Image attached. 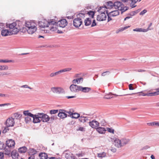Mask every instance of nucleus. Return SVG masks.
<instances>
[{
    "label": "nucleus",
    "mask_w": 159,
    "mask_h": 159,
    "mask_svg": "<svg viewBox=\"0 0 159 159\" xmlns=\"http://www.w3.org/2000/svg\"><path fill=\"white\" fill-rule=\"evenodd\" d=\"M40 117L41 120L43 122H47L50 120V118L48 115L43 113H40Z\"/></svg>",
    "instance_id": "6e6552de"
},
{
    "label": "nucleus",
    "mask_w": 159,
    "mask_h": 159,
    "mask_svg": "<svg viewBox=\"0 0 159 159\" xmlns=\"http://www.w3.org/2000/svg\"><path fill=\"white\" fill-rule=\"evenodd\" d=\"M91 22V20L89 18H87L84 21L85 25L86 26H89L90 25Z\"/></svg>",
    "instance_id": "473e14b6"
},
{
    "label": "nucleus",
    "mask_w": 159,
    "mask_h": 159,
    "mask_svg": "<svg viewBox=\"0 0 159 159\" xmlns=\"http://www.w3.org/2000/svg\"><path fill=\"white\" fill-rule=\"evenodd\" d=\"M96 130L99 133L101 134H104L106 131L105 128L102 127H98L96 129Z\"/></svg>",
    "instance_id": "b1692460"
},
{
    "label": "nucleus",
    "mask_w": 159,
    "mask_h": 159,
    "mask_svg": "<svg viewBox=\"0 0 159 159\" xmlns=\"http://www.w3.org/2000/svg\"><path fill=\"white\" fill-rule=\"evenodd\" d=\"M14 116L15 118L17 119L20 117V114L18 113H16L14 114Z\"/></svg>",
    "instance_id": "3c124183"
},
{
    "label": "nucleus",
    "mask_w": 159,
    "mask_h": 159,
    "mask_svg": "<svg viewBox=\"0 0 159 159\" xmlns=\"http://www.w3.org/2000/svg\"><path fill=\"white\" fill-rule=\"evenodd\" d=\"M83 78L82 77H80L73 80L72 81V83L73 84H75L77 83V84H78L82 83L83 81Z\"/></svg>",
    "instance_id": "393cba45"
},
{
    "label": "nucleus",
    "mask_w": 159,
    "mask_h": 159,
    "mask_svg": "<svg viewBox=\"0 0 159 159\" xmlns=\"http://www.w3.org/2000/svg\"><path fill=\"white\" fill-rule=\"evenodd\" d=\"M9 73L6 72H0V76H3L4 75H8Z\"/></svg>",
    "instance_id": "4d7b16f0"
},
{
    "label": "nucleus",
    "mask_w": 159,
    "mask_h": 159,
    "mask_svg": "<svg viewBox=\"0 0 159 159\" xmlns=\"http://www.w3.org/2000/svg\"><path fill=\"white\" fill-rule=\"evenodd\" d=\"M129 89L130 90H133L134 89V88L133 87V84H130L129 85Z\"/></svg>",
    "instance_id": "13d9d810"
},
{
    "label": "nucleus",
    "mask_w": 159,
    "mask_h": 159,
    "mask_svg": "<svg viewBox=\"0 0 159 159\" xmlns=\"http://www.w3.org/2000/svg\"><path fill=\"white\" fill-rule=\"evenodd\" d=\"M65 156L67 159H75L73 154L69 152L65 153Z\"/></svg>",
    "instance_id": "6ab92c4d"
},
{
    "label": "nucleus",
    "mask_w": 159,
    "mask_h": 159,
    "mask_svg": "<svg viewBox=\"0 0 159 159\" xmlns=\"http://www.w3.org/2000/svg\"><path fill=\"white\" fill-rule=\"evenodd\" d=\"M78 130L82 131H84V128L82 127H80L79 128V129Z\"/></svg>",
    "instance_id": "338daca9"
},
{
    "label": "nucleus",
    "mask_w": 159,
    "mask_h": 159,
    "mask_svg": "<svg viewBox=\"0 0 159 159\" xmlns=\"http://www.w3.org/2000/svg\"><path fill=\"white\" fill-rule=\"evenodd\" d=\"M49 26V27H48V29H46L45 30H43L46 33H50L51 31L56 32L57 31V25Z\"/></svg>",
    "instance_id": "39448f33"
},
{
    "label": "nucleus",
    "mask_w": 159,
    "mask_h": 159,
    "mask_svg": "<svg viewBox=\"0 0 159 159\" xmlns=\"http://www.w3.org/2000/svg\"><path fill=\"white\" fill-rule=\"evenodd\" d=\"M106 130L112 134H114V130L112 128H107Z\"/></svg>",
    "instance_id": "c03bdc74"
},
{
    "label": "nucleus",
    "mask_w": 159,
    "mask_h": 159,
    "mask_svg": "<svg viewBox=\"0 0 159 159\" xmlns=\"http://www.w3.org/2000/svg\"><path fill=\"white\" fill-rule=\"evenodd\" d=\"M48 23L49 26H54L56 25L57 22L55 20L52 19L50 20L48 22Z\"/></svg>",
    "instance_id": "72a5a7b5"
},
{
    "label": "nucleus",
    "mask_w": 159,
    "mask_h": 159,
    "mask_svg": "<svg viewBox=\"0 0 159 159\" xmlns=\"http://www.w3.org/2000/svg\"><path fill=\"white\" fill-rule=\"evenodd\" d=\"M6 144L9 148L13 149L15 147V143L14 140L12 139H9L7 141Z\"/></svg>",
    "instance_id": "423d86ee"
},
{
    "label": "nucleus",
    "mask_w": 159,
    "mask_h": 159,
    "mask_svg": "<svg viewBox=\"0 0 159 159\" xmlns=\"http://www.w3.org/2000/svg\"><path fill=\"white\" fill-rule=\"evenodd\" d=\"M110 74V72L109 71H107L102 73L101 75L102 76H104L107 75H108Z\"/></svg>",
    "instance_id": "09e8293b"
},
{
    "label": "nucleus",
    "mask_w": 159,
    "mask_h": 159,
    "mask_svg": "<svg viewBox=\"0 0 159 159\" xmlns=\"http://www.w3.org/2000/svg\"><path fill=\"white\" fill-rule=\"evenodd\" d=\"M13 62V61L11 60L0 59V62L1 63H9Z\"/></svg>",
    "instance_id": "79ce46f5"
},
{
    "label": "nucleus",
    "mask_w": 159,
    "mask_h": 159,
    "mask_svg": "<svg viewBox=\"0 0 159 159\" xmlns=\"http://www.w3.org/2000/svg\"><path fill=\"white\" fill-rule=\"evenodd\" d=\"M129 27H130V26H126L124 27L121 28L120 29V31H122Z\"/></svg>",
    "instance_id": "052dcab7"
},
{
    "label": "nucleus",
    "mask_w": 159,
    "mask_h": 159,
    "mask_svg": "<svg viewBox=\"0 0 159 159\" xmlns=\"http://www.w3.org/2000/svg\"><path fill=\"white\" fill-rule=\"evenodd\" d=\"M39 157L40 159H48V155L45 153H41L39 154Z\"/></svg>",
    "instance_id": "c756f323"
},
{
    "label": "nucleus",
    "mask_w": 159,
    "mask_h": 159,
    "mask_svg": "<svg viewBox=\"0 0 159 159\" xmlns=\"http://www.w3.org/2000/svg\"><path fill=\"white\" fill-rule=\"evenodd\" d=\"M106 9L107 8L105 7H100V8L98 9V11L100 13H105V12H106L107 13V12L106 10Z\"/></svg>",
    "instance_id": "7c9ffc66"
},
{
    "label": "nucleus",
    "mask_w": 159,
    "mask_h": 159,
    "mask_svg": "<svg viewBox=\"0 0 159 159\" xmlns=\"http://www.w3.org/2000/svg\"><path fill=\"white\" fill-rule=\"evenodd\" d=\"M66 113H67L70 116L71 118L73 113L70 111H67L66 112Z\"/></svg>",
    "instance_id": "0e129e2a"
},
{
    "label": "nucleus",
    "mask_w": 159,
    "mask_h": 159,
    "mask_svg": "<svg viewBox=\"0 0 159 159\" xmlns=\"http://www.w3.org/2000/svg\"><path fill=\"white\" fill-rule=\"evenodd\" d=\"M96 25V23L95 20H93V21L92 24L91 25L92 27L95 26Z\"/></svg>",
    "instance_id": "69168bd1"
},
{
    "label": "nucleus",
    "mask_w": 159,
    "mask_h": 159,
    "mask_svg": "<svg viewBox=\"0 0 159 159\" xmlns=\"http://www.w3.org/2000/svg\"><path fill=\"white\" fill-rule=\"evenodd\" d=\"M87 120V118L86 117L81 116L80 117L79 120L81 122L84 123L86 122V120Z\"/></svg>",
    "instance_id": "e433bc0d"
},
{
    "label": "nucleus",
    "mask_w": 159,
    "mask_h": 159,
    "mask_svg": "<svg viewBox=\"0 0 159 159\" xmlns=\"http://www.w3.org/2000/svg\"><path fill=\"white\" fill-rule=\"evenodd\" d=\"M75 97H76L75 96H67L66 97L68 99H69V98H75Z\"/></svg>",
    "instance_id": "774afa93"
},
{
    "label": "nucleus",
    "mask_w": 159,
    "mask_h": 159,
    "mask_svg": "<svg viewBox=\"0 0 159 159\" xmlns=\"http://www.w3.org/2000/svg\"><path fill=\"white\" fill-rule=\"evenodd\" d=\"M149 30L148 28L146 29H142L141 28H136L135 29L133 30V31H138V32H146L148 31Z\"/></svg>",
    "instance_id": "f704fd0d"
},
{
    "label": "nucleus",
    "mask_w": 159,
    "mask_h": 159,
    "mask_svg": "<svg viewBox=\"0 0 159 159\" xmlns=\"http://www.w3.org/2000/svg\"><path fill=\"white\" fill-rule=\"evenodd\" d=\"M61 74L60 70L54 73H52L50 74V77H53Z\"/></svg>",
    "instance_id": "58836bf2"
},
{
    "label": "nucleus",
    "mask_w": 159,
    "mask_h": 159,
    "mask_svg": "<svg viewBox=\"0 0 159 159\" xmlns=\"http://www.w3.org/2000/svg\"><path fill=\"white\" fill-rule=\"evenodd\" d=\"M87 13L92 18H93L94 15V13L93 11H90L88 12Z\"/></svg>",
    "instance_id": "a18cd8bd"
},
{
    "label": "nucleus",
    "mask_w": 159,
    "mask_h": 159,
    "mask_svg": "<svg viewBox=\"0 0 159 159\" xmlns=\"http://www.w3.org/2000/svg\"><path fill=\"white\" fill-rule=\"evenodd\" d=\"M57 23L60 27L64 28L67 25L68 23L66 19H63L58 21Z\"/></svg>",
    "instance_id": "2eb2a0df"
},
{
    "label": "nucleus",
    "mask_w": 159,
    "mask_h": 159,
    "mask_svg": "<svg viewBox=\"0 0 159 159\" xmlns=\"http://www.w3.org/2000/svg\"><path fill=\"white\" fill-rule=\"evenodd\" d=\"M107 14L108 16V21H109L112 20V19L111 17L112 16L109 15V13L108 14V13Z\"/></svg>",
    "instance_id": "e2e57ef3"
},
{
    "label": "nucleus",
    "mask_w": 159,
    "mask_h": 159,
    "mask_svg": "<svg viewBox=\"0 0 159 159\" xmlns=\"http://www.w3.org/2000/svg\"><path fill=\"white\" fill-rule=\"evenodd\" d=\"M112 98V97L111 96L110 94L106 95L104 96V98L106 99H110Z\"/></svg>",
    "instance_id": "5fc2aeb1"
},
{
    "label": "nucleus",
    "mask_w": 159,
    "mask_h": 159,
    "mask_svg": "<svg viewBox=\"0 0 159 159\" xmlns=\"http://www.w3.org/2000/svg\"><path fill=\"white\" fill-rule=\"evenodd\" d=\"M27 148L25 147H23L19 149V152L21 153H24L27 151Z\"/></svg>",
    "instance_id": "c9c22d12"
},
{
    "label": "nucleus",
    "mask_w": 159,
    "mask_h": 159,
    "mask_svg": "<svg viewBox=\"0 0 159 159\" xmlns=\"http://www.w3.org/2000/svg\"><path fill=\"white\" fill-rule=\"evenodd\" d=\"M7 26L9 28V30L11 31L12 34H16L19 31L20 27L16 22L10 24H7Z\"/></svg>",
    "instance_id": "f03ea898"
},
{
    "label": "nucleus",
    "mask_w": 159,
    "mask_h": 159,
    "mask_svg": "<svg viewBox=\"0 0 159 159\" xmlns=\"http://www.w3.org/2000/svg\"><path fill=\"white\" fill-rule=\"evenodd\" d=\"M90 126L93 128L97 129L99 126V123L95 120H93L89 123Z\"/></svg>",
    "instance_id": "f3484780"
},
{
    "label": "nucleus",
    "mask_w": 159,
    "mask_h": 159,
    "mask_svg": "<svg viewBox=\"0 0 159 159\" xmlns=\"http://www.w3.org/2000/svg\"><path fill=\"white\" fill-rule=\"evenodd\" d=\"M80 114L79 113H73L71 118H73L77 119L80 117Z\"/></svg>",
    "instance_id": "a19ab883"
},
{
    "label": "nucleus",
    "mask_w": 159,
    "mask_h": 159,
    "mask_svg": "<svg viewBox=\"0 0 159 159\" xmlns=\"http://www.w3.org/2000/svg\"><path fill=\"white\" fill-rule=\"evenodd\" d=\"M30 116H26L25 117V121L26 123L30 121L31 120V119L30 118Z\"/></svg>",
    "instance_id": "de8ad7c7"
},
{
    "label": "nucleus",
    "mask_w": 159,
    "mask_h": 159,
    "mask_svg": "<svg viewBox=\"0 0 159 159\" xmlns=\"http://www.w3.org/2000/svg\"><path fill=\"white\" fill-rule=\"evenodd\" d=\"M39 26L42 28H43L44 30L46 29H48L49 26L48 22L46 20H43L39 21Z\"/></svg>",
    "instance_id": "20e7f679"
},
{
    "label": "nucleus",
    "mask_w": 159,
    "mask_h": 159,
    "mask_svg": "<svg viewBox=\"0 0 159 159\" xmlns=\"http://www.w3.org/2000/svg\"><path fill=\"white\" fill-rule=\"evenodd\" d=\"M1 34L2 36H6L12 35L10 30L6 29H3L1 31Z\"/></svg>",
    "instance_id": "dca6fc26"
},
{
    "label": "nucleus",
    "mask_w": 159,
    "mask_h": 159,
    "mask_svg": "<svg viewBox=\"0 0 159 159\" xmlns=\"http://www.w3.org/2000/svg\"><path fill=\"white\" fill-rule=\"evenodd\" d=\"M114 7L116 9H117L118 10H120L122 8V7H123V4L120 2H116L114 3Z\"/></svg>",
    "instance_id": "ddd939ff"
},
{
    "label": "nucleus",
    "mask_w": 159,
    "mask_h": 159,
    "mask_svg": "<svg viewBox=\"0 0 159 159\" xmlns=\"http://www.w3.org/2000/svg\"><path fill=\"white\" fill-rule=\"evenodd\" d=\"M96 150L98 152L97 156L98 157L102 158L106 157V153L104 152V149L102 148L101 147L98 148Z\"/></svg>",
    "instance_id": "7ed1b4c3"
},
{
    "label": "nucleus",
    "mask_w": 159,
    "mask_h": 159,
    "mask_svg": "<svg viewBox=\"0 0 159 159\" xmlns=\"http://www.w3.org/2000/svg\"><path fill=\"white\" fill-rule=\"evenodd\" d=\"M72 70V68H66L60 70L61 73L63 72H69L70 71Z\"/></svg>",
    "instance_id": "ea45409f"
},
{
    "label": "nucleus",
    "mask_w": 159,
    "mask_h": 159,
    "mask_svg": "<svg viewBox=\"0 0 159 159\" xmlns=\"http://www.w3.org/2000/svg\"><path fill=\"white\" fill-rule=\"evenodd\" d=\"M36 24L33 21H27L26 23V29L28 33L32 34L37 30Z\"/></svg>",
    "instance_id": "f257e3e1"
},
{
    "label": "nucleus",
    "mask_w": 159,
    "mask_h": 159,
    "mask_svg": "<svg viewBox=\"0 0 159 159\" xmlns=\"http://www.w3.org/2000/svg\"><path fill=\"white\" fill-rule=\"evenodd\" d=\"M15 124L14 119L12 117L8 118L6 121V125L7 127H12Z\"/></svg>",
    "instance_id": "9b49d317"
},
{
    "label": "nucleus",
    "mask_w": 159,
    "mask_h": 159,
    "mask_svg": "<svg viewBox=\"0 0 159 159\" xmlns=\"http://www.w3.org/2000/svg\"><path fill=\"white\" fill-rule=\"evenodd\" d=\"M122 8L121 10H120V11H121L122 12H124L126 10H127L128 9V8L127 7H124L123 6V7H122Z\"/></svg>",
    "instance_id": "8fccbe9b"
},
{
    "label": "nucleus",
    "mask_w": 159,
    "mask_h": 159,
    "mask_svg": "<svg viewBox=\"0 0 159 159\" xmlns=\"http://www.w3.org/2000/svg\"><path fill=\"white\" fill-rule=\"evenodd\" d=\"M107 18V16L104 13H100L98 15L97 17V20L98 21H102L105 20Z\"/></svg>",
    "instance_id": "f8f14e48"
},
{
    "label": "nucleus",
    "mask_w": 159,
    "mask_h": 159,
    "mask_svg": "<svg viewBox=\"0 0 159 159\" xmlns=\"http://www.w3.org/2000/svg\"><path fill=\"white\" fill-rule=\"evenodd\" d=\"M157 91L154 92L148 93H144L143 95H147L149 96H153L159 95V89H157Z\"/></svg>",
    "instance_id": "aec40b11"
},
{
    "label": "nucleus",
    "mask_w": 159,
    "mask_h": 159,
    "mask_svg": "<svg viewBox=\"0 0 159 159\" xmlns=\"http://www.w3.org/2000/svg\"><path fill=\"white\" fill-rule=\"evenodd\" d=\"M59 113L58 114V116L61 118H64L66 117L67 115L65 113L66 111L64 110H59Z\"/></svg>",
    "instance_id": "a211bd4d"
},
{
    "label": "nucleus",
    "mask_w": 159,
    "mask_h": 159,
    "mask_svg": "<svg viewBox=\"0 0 159 159\" xmlns=\"http://www.w3.org/2000/svg\"><path fill=\"white\" fill-rule=\"evenodd\" d=\"M147 125L149 126L152 127L157 126L159 127V121H154L148 123Z\"/></svg>",
    "instance_id": "4be33fe9"
},
{
    "label": "nucleus",
    "mask_w": 159,
    "mask_h": 159,
    "mask_svg": "<svg viewBox=\"0 0 159 159\" xmlns=\"http://www.w3.org/2000/svg\"><path fill=\"white\" fill-rule=\"evenodd\" d=\"M51 90L55 93H60L64 92L63 89L60 87H52L51 88Z\"/></svg>",
    "instance_id": "9d476101"
},
{
    "label": "nucleus",
    "mask_w": 159,
    "mask_h": 159,
    "mask_svg": "<svg viewBox=\"0 0 159 159\" xmlns=\"http://www.w3.org/2000/svg\"><path fill=\"white\" fill-rule=\"evenodd\" d=\"M80 86H79L74 84H71L70 87V89L72 92L76 93L80 91Z\"/></svg>",
    "instance_id": "0eeeda50"
},
{
    "label": "nucleus",
    "mask_w": 159,
    "mask_h": 159,
    "mask_svg": "<svg viewBox=\"0 0 159 159\" xmlns=\"http://www.w3.org/2000/svg\"><path fill=\"white\" fill-rule=\"evenodd\" d=\"M30 153H31V154L34 155L36 153V151L35 149H32L30 150Z\"/></svg>",
    "instance_id": "6e6d98bb"
},
{
    "label": "nucleus",
    "mask_w": 159,
    "mask_h": 159,
    "mask_svg": "<svg viewBox=\"0 0 159 159\" xmlns=\"http://www.w3.org/2000/svg\"><path fill=\"white\" fill-rule=\"evenodd\" d=\"M8 69L7 66H0V70H7Z\"/></svg>",
    "instance_id": "37998d69"
},
{
    "label": "nucleus",
    "mask_w": 159,
    "mask_h": 159,
    "mask_svg": "<svg viewBox=\"0 0 159 159\" xmlns=\"http://www.w3.org/2000/svg\"><path fill=\"white\" fill-rule=\"evenodd\" d=\"M23 114L25 116H33V114L30 112L29 110L24 111H23Z\"/></svg>",
    "instance_id": "2f4dec72"
},
{
    "label": "nucleus",
    "mask_w": 159,
    "mask_h": 159,
    "mask_svg": "<svg viewBox=\"0 0 159 159\" xmlns=\"http://www.w3.org/2000/svg\"><path fill=\"white\" fill-rule=\"evenodd\" d=\"M0 159H4L3 153L0 152Z\"/></svg>",
    "instance_id": "680f3d73"
},
{
    "label": "nucleus",
    "mask_w": 159,
    "mask_h": 159,
    "mask_svg": "<svg viewBox=\"0 0 159 159\" xmlns=\"http://www.w3.org/2000/svg\"><path fill=\"white\" fill-rule=\"evenodd\" d=\"M91 90V88L89 87H83L80 86V91L83 92L87 93Z\"/></svg>",
    "instance_id": "a878e982"
},
{
    "label": "nucleus",
    "mask_w": 159,
    "mask_h": 159,
    "mask_svg": "<svg viewBox=\"0 0 159 159\" xmlns=\"http://www.w3.org/2000/svg\"><path fill=\"white\" fill-rule=\"evenodd\" d=\"M113 4L114 3H113L111 2H108L106 3L105 7L107 9L112 8L113 7H114Z\"/></svg>",
    "instance_id": "cd10ccee"
},
{
    "label": "nucleus",
    "mask_w": 159,
    "mask_h": 159,
    "mask_svg": "<svg viewBox=\"0 0 159 159\" xmlns=\"http://www.w3.org/2000/svg\"><path fill=\"white\" fill-rule=\"evenodd\" d=\"M147 11L146 10H144L142 11L140 13V15H144L145 13H146L147 12Z\"/></svg>",
    "instance_id": "bf43d9fd"
},
{
    "label": "nucleus",
    "mask_w": 159,
    "mask_h": 159,
    "mask_svg": "<svg viewBox=\"0 0 159 159\" xmlns=\"http://www.w3.org/2000/svg\"><path fill=\"white\" fill-rule=\"evenodd\" d=\"M83 23V21L78 18H75L73 20V25L76 27L78 28L81 26Z\"/></svg>",
    "instance_id": "1a4fd4ad"
},
{
    "label": "nucleus",
    "mask_w": 159,
    "mask_h": 159,
    "mask_svg": "<svg viewBox=\"0 0 159 159\" xmlns=\"http://www.w3.org/2000/svg\"><path fill=\"white\" fill-rule=\"evenodd\" d=\"M11 153V151L6 149L5 150V154L7 155H9Z\"/></svg>",
    "instance_id": "864d4df0"
},
{
    "label": "nucleus",
    "mask_w": 159,
    "mask_h": 159,
    "mask_svg": "<svg viewBox=\"0 0 159 159\" xmlns=\"http://www.w3.org/2000/svg\"><path fill=\"white\" fill-rule=\"evenodd\" d=\"M114 142L115 145L118 148H120L122 146L121 140L119 139L115 138L114 139Z\"/></svg>",
    "instance_id": "412c9836"
},
{
    "label": "nucleus",
    "mask_w": 159,
    "mask_h": 159,
    "mask_svg": "<svg viewBox=\"0 0 159 159\" xmlns=\"http://www.w3.org/2000/svg\"><path fill=\"white\" fill-rule=\"evenodd\" d=\"M33 122L34 123L40 122L41 121V118L40 117V113H38L37 115H33Z\"/></svg>",
    "instance_id": "4468645a"
},
{
    "label": "nucleus",
    "mask_w": 159,
    "mask_h": 159,
    "mask_svg": "<svg viewBox=\"0 0 159 159\" xmlns=\"http://www.w3.org/2000/svg\"><path fill=\"white\" fill-rule=\"evenodd\" d=\"M85 14L84 13H80L77 15V18L80 19L82 21L84 19Z\"/></svg>",
    "instance_id": "bb28decb"
},
{
    "label": "nucleus",
    "mask_w": 159,
    "mask_h": 159,
    "mask_svg": "<svg viewBox=\"0 0 159 159\" xmlns=\"http://www.w3.org/2000/svg\"><path fill=\"white\" fill-rule=\"evenodd\" d=\"M129 142V140L126 139H122L121 140V143L122 144V146L127 144Z\"/></svg>",
    "instance_id": "4c0bfd02"
},
{
    "label": "nucleus",
    "mask_w": 159,
    "mask_h": 159,
    "mask_svg": "<svg viewBox=\"0 0 159 159\" xmlns=\"http://www.w3.org/2000/svg\"><path fill=\"white\" fill-rule=\"evenodd\" d=\"M11 154L13 159H17L18 158L19 154L16 151H12L11 152Z\"/></svg>",
    "instance_id": "5701e85b"
},
{
    "label": "nucleus",
    "mask_w": 159,
    "mask_h": 159,
    "mask_svg": "<svg viewBox=\"0 0 159 159\" xmlns=\"http://www.w3.org/2000/svg\"><path fill=\"white\" fill-rule=\"evenodd\" d=\"M119 12L118 10L111 11L109 13V15L112 16H115L119 15Z\"/></svg>",
    "instance_id": "c85d7f7f"
},
{
    "label": "nucleus",
    "mask_w": 159,
    "mask_h": 159,
    "mask_svg": "<svg viewBox=\"0 0 159 159\" xmlns=\"http://www.w3.org/2000/svg\"><path fill=\"white\" fill-rule=\"evenodd\" d=\"M21 88H28L30 89H32V88H31L30 86H28V85L27 84H25V85H23L21 86Z\"/></svg>",
    "instance_id": "603ef678"
},
{
    "label": "nucleus",
    "mask_w": 159,
    "mask_h": 159,
    "mask_svg": "<svg viewBox=\"0 0 159 159\" xmlns=\"http://www.w3.org/2000/svg\"><path fill=\"white\" fill-rule=\"evenodd\" d=\"M58 111V110H53L50 111V113L51 114H55L57 113Z\"/></svg>",
    "instance_id": "49530a36"
}]
</instances>
